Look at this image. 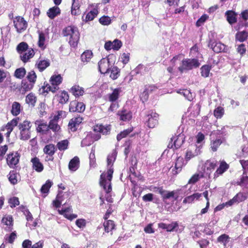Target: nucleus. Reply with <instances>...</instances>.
Masks as SVG:
<instances>
[{
  "label": "nucleus",
  "instance_id": "nucleus-1",
  "mask_svg": "<svg viewBox=\"0 0 248 248\" xmlns=\"http://www.w3.org/2000/svg\"><path fill=\"white\" fill-rule=\"evenodd\" d=\"M113 173V170L110 168L106 172H104L100 175V184L106 193V200L110 203L113 202V199L109 194L112 190L111 181Z\"/></svg>",
  "mask_w": 248,
  "mask_h": 248
},
{
  "label": "nucleus",
  "instance_id": "nucleus-2",
  "mask_svg": "<svg viewBox=\"0 0 248 248\" xmlns=\"http://www.w3.org/2000/svg\"><path fill=\"white\" fill-rule=\"evenodd\" d=\"M62 35L68 40L71 46L76 47L79 39V33L78 29L74 26H69L62 30Z\"/></svg>",
  "mask_w": 248,
  "mask_h": 248
},
{
  "label": "nucleus",
  "instance_id": "nucleus-3",
  "mask_svg": "<svg viewBox=\"0 0 248 248\" xmlns=\"http://www.w3.org/2000/svg\"><path fill=\"white\" fill-rule=\"evenodd\" d=\"M62 79L60 75H53L50 79V82L52 86L48 83L46 84L44 83V85L42 88V93H48L49 91L53 93H55L59 89L58 86L62 83Z\"/></svg>",
  "mask_w": 248,
  "mask_h": 248
},
{
  "label": "nucleus",
  "instance_id": "nucleus-4",
  "mask_svg": "<svg viewBox=\"0 0 248 248\" xmlns=\"http://www.w3.org/2000/svg\"><path fill=\"white\" fill-rule=\"evenodd\" d=\"M201 65L199 61L196 58L185 59L182 61L181 66L178 68L181 73L198 68Z\"/></svg>",
  "mask_w": 248,
  "mask_h": 248
},
{
  "label": "nucleus",
  "instance_id": "nucleus-5",
  "mask_svg": "<svg viewBox=\"0 0 248 248\" xmlns=\"http://www.w3.org/2000/svg\"><path fill=\"white\" fill-rule=\"evenodd\" d=\"M15 27L18 32L25 30L27 27V23L24 18L21 16H16L14 20Z\"/></svg>",
  "mask_w": 248,
  "mask_h": 248
},
{
  "label": "nucleus",
  "instance_id": "nucleus-6",
  "mask_svg": "<svg viewBox=\"0 0 248 248\" xmlns=\"http://www.w3.org/2000/svg\"><path fill=\"white\" fill-rule=\"evenodd\" d=\"M19 120L18 118L13 119L10 122H8L6 125L2 127L1 130L6 132L5 135L6 137L8 138L10 136V135L11 132L13 130L14 128L17 125Z\"/></svg>",
  "mask_w": 248,
  "mask_h": 248
},
{
  "label": "nucleus",
  "instance_id": "nucleus-7",
  "mask_svg": "<svg viewBox=\"0 0 248 248\" xmlns=\"http://www.w3.org/2000/svg\"><path fill=\"white\" fill-rule=\"evenodd\" d=\"M85 109V105L82 102H78L76 100L70 102L69 111L70 112H82Z\"/></svg>",
  "mask_w": 248,
  "mask_h": 248
},
{
  "label": "nucleus",
  "instance_id": "nucleus-8",
  "mask_svg": "<svg viewBox=\"0 0 248 248\" xmlns=\"http://www.w3.org/2000/svg\"><path fill=\"white\" fill-rule=\"evenodd\" d=\"M19 155L17 152L12 153L8 155L7 158L8 165L11 167H14L19 162Z\"/></svg>",
  "mask_w": 248,
  "mask_h": 248
},
{
  "label": "nucleus",
  "instance_id": "nucleus-9",
  "mask_svg": "<svg viewBox=\"0 0 248 248\" xmlns=\"http://www.w3.org/2000/svg\"><path fill=\"white\" fill-rule=\"evenodd\" d=\"M99 70L101 74H106L110 70L109 62L107 58L102 59L98 62Z\"/></svg>",
  "mask_w": 248,
  "mask_h": 248
},
{
  "label": "nucleus",
  "instance_id": "nucleus-10",
  "mask_svg": "<svg viewBox=\"0 0 248 248\" xmlns=\"http://www.w3.org/2000/svg\"><path fill=\"white\" fill-rule=\"evenodd\" d=\"M82 120L83 118L80 116L72 118L68 124L69 129L72 131H76L79 124L82 123Z\"/></svg>",
  "mask_w": 248,
  "mask_h": 248
},
{
  "label": "nucleus",
  "instance_id": "nucleus-11",
  "mask_svg": "<svg viewBox=\"0 0 248 248\" xmlns=\"http://www.w3.org/2000/svg\"><path fill=\"white\" fill-rule=\"evenodd\" d=\"M148 122L147 125L150 128L154 127L158 123V115L152 111L150 114L147 115Z\"/></svg>",
  "mask_w": 248,
  "mask_h": 248
},
{
  "label": "nucleus",
  "instance_id": "nucleus-12",
  "mask_svg": "<svg viewBox=\"0 0 248 248\" xmlns=\"http://www.w3.org/2000/svg\"><path fill=\"white\" fill-rule=\"evenodd\" d=\"M155 191H157L160 195H162L164 199H169L171 197H174V195L178 193L180 190L168 191L164 190L162 187H155Z\"/></svg>",
  "mask_w": 248,
  "mask_h": 248
},
{
  "label": "nucleus",
  "instance_id": "nucleus-13",
  "mask_svg": "<svg viewBox=\"0 0 248 248\" xmlns=\"http://www.w3.org/2000/svg\"><path fill=\"white\" fill-rule=\"evenodd\" d=\"M208 46L210 47L216 53H219L223 51L225 49L226 46L220 42H211L208 44Z\"/></svg>",
  "mask_w": 248,
  "mask_h": 248
},
{
  "label": "nucleus",
  "instance_id": "nucleus-14",
  "mask_svg": "<svg viewBox=\"0 0 248 248\" xmlns=\"http://www.w3.org/2000/svg\"><path fill=\"white\" fill-rule=\"evenodd\" d=\"M34 51L32 48H30L28 51L23 52L20 55L21 60L24 63L29 61L34 55Z\"/></svg>",
  "mask_w": 248,
  "mask_h": 248
},
{
  "label": "nucleus",
  "instance_id": "nucleus-15",
  "mask_svg": "<svg viewBox=\"0 0 248 248\" xmlns=\"http://www.w3.org/2000/svg\"><path fill=\"white\" fill-rule=\"evenodd\" d=\"M44 243L43 241H40L32 245L31 241L27 239L24 240L22 243L23 248H43Z\"/></svg>",
  "mask_w": 248,
  "mask_h": 248
},
{
  "label": "nucleus",
  "instance_id": "nucleus-16",
  "mask_svg": "<svg viewBox=\"0 0 248 248\" xmlns=\"http://www.w3.org/2000/svg\"><path fill=\"white\" fill-rule=\"evenodd\" d=\"M109 126H104L102 124H96L93 127L94 132L102 133L103 135H107L110 131Z\"/></svg>",
  "mask_w": 248,
  "mask_h": 248
},
{
  "label": "nucleus",
  "instance_id": "nucleus-17",
  "mask_svg": "<svg viewBox=\"0 0 248 248\" xmlns=\"http://www.w3.org/2000/svg\"><path fill=\"white\" fill-rule=\"evenodd\" d=\"M228 128L227 126H224L221 128V129H217V131H213L210 135L211 139H214L215 136H217V138H221L224 136L226 135V128Z\"/></svg>",
  "mask_w": 248,
  "mask_h": 248
},
{
  "label": "nucleus",
  "instance_id": "nucleus-18",
  "mask_svg": "<svg viewBox=\"0 0 248 248\" xmlns=\"http://www.w3.org/2000/svg\"><path fill=\"white\" fill-rule=\"evenodd\" d=\"M79 159L77 156H75L69 162L68 165L69 169L71 171H76L79 167Z\"/></svg>",
  "mask_w": 248,
  "mask_h": 248
},
{
  "label": "nucleus",
  "instance_id": "nucleus-19",
  "mask_svg": "<svg viewBox=\"0 0 248 248\" xmlns=\"http://www.w3.org/2000/svg\"><path fill=\"white\" fill-rule=\"evenodd\" d=\"M71 211V208L70 207L65 208L64 209H62L61 210H59V212L60 214L63 215L66 218L69 220H72L74 218L77 217V215L76 214H69V211Z\"/></svg>",
  "mask_w": 248,
  "mask_h": 248
},
{
  "label": "nucleus",
  "instance_id": "nucleus-20",
  "mask_svg": "<svg viewBox=\"0 0 248 248\" xmlns=\"http://www.w3.org/2000/svg\"><path fill=\"white\" fill-rule=\"evenodd\" d=\"M32 163V166L33 169L38 172H41L43 169L44 167L43 164L40 162L39 159L37 157H34L31 160Z\"/></svg>",
  "mask_w": 248,
  "mask_h": 248
},
{
  "label": "nucleus",
  "instance_id": "nucleus-21",
  "mask_svg": "<svg viewBox=\"0 0 248 248\" xmlns=\"http://www.w3.org/2000/svg\"><path fill=\"white\" fill-rule=\"evenodd\" d=\"M61 10L57 6H54L50 8L47 12V15L50 19H53L60 14Z\"/></svg>",
  "mask_w": 248,
  "mask_h": 248
},
{
  "label": "nucleus",
  "instance_id": "nucleus-22",
  "mask_svg": "<svg viewBox=\"0 0 248 248\" xmlns=\"http://www.w3.org/2000/svg\"><path fill=\"white\" fill-rule=\"evenodd\" d=\"M70 91L76 97L81 96L84 93V89L78 85L73 86L71 88Z\"/></svg>",
  "mask_w": 248,
  "mask_h": 248
},
{
  "label": "nucleus",
  "instance_id": "nucleus-23",
  "mask_svg": "<svg viewBox=\"0 0 248 248\" xmlns=\"http://www.w3.org/2000/svg\"><path fill=\"white\" fill-rule=\"evenodd\" d=\"M229 168L228 165L225 162L220 163L219 167L217 169L214 174V177H217L219 175L224 173Z\"/></svg>",
  "mask_w": 248,
  "mask_h": 248
},
{
  "label": "nucleus",
  "instance_id": "nucleus-24",
  "mask_svg": "<svg viewBox=\"0 0 248 248\" xmlns=\"http://www.w3.org/2000/svg\"><path fill=\"white\" fill-rule=\"evenodd\" d=\"M184 165L185 163L183 158L181 157H178L176 160L175 164V169L176 170L175 172H173V174H176L180 172Z\"/></svg>",
  "mask_w": 248,
  "mask_h": 248
},
{
  "label": "nucleus",
  "instance_id": "nucleus-25",
  "mask_svg": "<svg viewBox=\"0 0 248 248\" xmlns=\"http://www.w3.org/2000/svg\"><path fill=\"white\" fill-rule=\"evenodd\" d=\"M183 135H179L177 137H174L171 139L172 141H173V145L176 149L179 148L184 142Z\"/></svg>",
  "mask_w": 248,
  "mask_h": 248
},
{
  "label": "nucleus",
  "instance_id": "nucleus-26",
  "mask_svg": "<svg viewBox=\"0 0 248 248\" xmlns=\"http://www.w3.org/2000/svg\"><path fill=\"white\" fill-rule=\"evenodd\" d=\"M37 101V98L34 94L31 93L26 97V102L29 105L34 107Z\"/></svg>",
  "mask_w": 248,
  "mask_h": 248
},
{
  "label": "nucleus",
  "instance_id": "nucleus-27",
  "mask_svg": "<svg viewBox=\"0 0 248 248\" xmlns=\"http://www.w3.org/2000/svg\"><path fill=\"white\" fill-rule=\"evenodd\" d=\"M49 62L47 60H38L35 65L40 71H44L49 65Z\"/></svg>",
  "mask_w": 248,
  "mask_h": 248
},
{
  "label": "nucleus",
  "instance_id": "nucleus-28",
  "mask_svg": "<svg viewBox=\"0 0 248 248\" xmlns=\"http://www.w3.org/2000/svg\"><path fill=\"white\" fill-rule=\"evenodd\" d=\"M79 7L80 4L79 0H73L71 8L72 14L74 15H79L80 13Z\"/></svg>",
  "mask_w": 248,
  "mask_h": 248
},
{
  "label": "nucleus",
  "instance_id": "nucleus-29",
  "mask_svg": "<svg viewBox=\"0 0 248 248\" xmlns=\"http://www.w3.org/2000/svg\"><path fill=\"white\" fill-rule=\"evenodd\" d=\"M237 203H239L245 201L248 198V191L240 192L234 197Z\"/></svg>",
  "mask_w": 248,
  "mask_h": 248
},
{
  "label": "nucleus",
  "instance_id": "nucleus-30",
  "mask_svg": "<svg viewBox=\"0 0 248 248\" xmlns=\"http://www.w3.org/2000/svg\"><path fill=\"white\" fill-rule=\"evenodd\" d=\"M105 231L106 232H111L115 229V225L113 221L108 220L104 222L103 224Z\"/></svg>",
  "mask_w": 248,
  "mask_h": 248
},
{
  "label": "nucleus",
  "instance_id": "nucleus-31",
  "mask_svg": "<svg viewBox=\"0 0 248 248\" xmlns=\"http://www.w3.org/2000/svg\"><path fill=\"white\" fill-rule=\"evenodd\" d=\"M121 90L120 88L115 89L111 93L108 94V100L110 102H115L119 98Z\"/></svg>",
  "mask_w": 248,
  "mask_h": 248
},
{
  "label": "nucleus",
  "instance_id": "nucleus-32",
  "mask_svg": "<svg viewBox=\"0 0 248 248\" xmlns=\"http://www.w3.org/2000/svg\"><path fill=\"white\" fill-rule=\"evenodd\" d=\"M43 151L45 154L52 156L55 153V147L52 144H49L45 146Z\"/></svg>",
  "mask_w": 248,
  "mask_h": 248
},
{
  "label": "nucleus",
  "instance_id": "nucleus-33",
  "mask_svg": "<svg viewBox=\"0 0 248 248\" xmlns=\"http://www.w3.org/2000/svg\"><path fill=\"white\" fill-rule=\"evenodd\" d=\"M48 125L49 129H51L54 132H58L60 129V126L58 124L56 118L50 120Z\"/></svg>",
  "mask_w": 248,
  "mask_h": 248
},
{
  "label": "nucleus",
  "instance_id": "nucleus-34",
  "mask_svg": "<svg viewBox=\"0 0 248 248\" xmlns=\"http://www.w3.org/2000/svg\"><path fill=\"white\" fill-rule=\"evenodd\" d=\"M178 93L183 94L184 96L188 100L191 101L193 99V95L192 93L188 90H179L177 92Z\"/></svg>",
  "mask_w": 248,
  "mask_h": 248
},
{
  "label": "nucleus",
  "instance_id": "nucleus-35",
  "mask_svg": "<svg viewBox=\"0 0 248 248\" xmlns=\"http://www.w3.org/2000/svg\"><path fill=\"white\" fill-rule=\"evenodd\" d=\"M29 48L30 47H29V46L27 43L24 42L19 43L16 46V50L20 55L23 52L28 51Z\"/></svg>",
  "mask_w": 248,
  "mask_h": 248
},
{
  "label": "nucleus",
  "instance_id": "nucleus-36",
  "mask_svg": "<svg viewBox=\"0 0 248 248\" xmlns=\"http://www.w3.org/2000/svg\"><path fill=\"white\" fill-rule=\"evenodd\" d=\"M21 105L17 102H14L12 106L11 113L13 115L17 116L21 111Z\"/></svg>",
  "mask_w": 248,
  "mask_h": 248
},
{
  "label": "nucleus",
  "instance_id": "nucleus-37",
  "mask_svg": "<svg viewBox=\"0 0 248 248\" xmlns=\"http://www.w3.org/2000/svg\"><path fill=\"white\" fill-rule=\"evenodd\" d=\"M203 173L202 172L195 173L189 180L188 184H194L198 181L201 178H203Z\"/></svg>",
  "mask_w": 248,
  "mask_h": 248
},
{
  "label": "nucleus",
  "instance_id": "nucleus-38",
  "mask_svg": "<svg viewBox=\"0 0 248 248\" xmlns=\"http://www.w3.org/2000/svg\"><path fill=\"white\" fill-rule=\"evenodd\" d=\"M13 219L10 215H5L2 219V222L9 227L11 230L12 229Z\"/></svg>",
  "mask_w": 248,
  "mask_h": 248
},
{
  "label": "nucleus",
  "instance_id": "nucleus-39",
  "mask_svg": "<svg viewBox=\"0 0 248 248\" xmlns=\"http://www.w3.org/2000/svg\"><path fill=\"white\" fill-rule=\"evenodd\" d=\"M118 114L120 116V119L124 121L129 120L132 117L131 113L125 110H123L121 112H119Z\"/></svg>",
  "mask_w": 248,
  "mask_h": 248
},
{
  "label": "nucleus",
  "instance_id": "nucleus-40",
  "mask_svg": "<svg viewBox=\"0 0 248 248\" xmlns=\"http://www.w3.org/2000/svg\"><path fill=\"white\" fill-rule=\"evenodd\" d=\"M116 154H117L115 152H113L111 154H109L108 156L107 162H108V169L111 168L113 170V169L112 168V165L116 159Z\"/></svg>",
  "mask_w": 248,
  "mask_h": 248
},
{
  "label": "nucleus",
  "instance_id": "nucleus-41",
  "mask_svg": "<svg viewBox=\"0 0 248 248\" xmlns=\"http://www.w3.org/2000/svg\"><path fill=\"white\" fill-rule=\"evenodd\" d=\"M31 126V123L28 121H24L23 123L19 124L18 125L20 131L30 130Z\"/></svg>",
  "mask_w": 248,
  "mask_h": 248
},
{
  "label": "nucleus",
  "instance_id": "nucleus-42",
  "mask_svg": "<svg viewBox=\"0 0 248 248\" xmlns=\"http://www.w3.org/2000/svg\"><path fill=\"white\" fill-rule=\"evenodd\" d=\"M92 56V52L90 50H86L84 52L81 56V61L83 62H88L90 61Z\"/></svg>",
  "mask_w": 248,
  "mask_h": 248
},
{
  "label": "nucleus",
  "instance_id": "nucleus-43",
  "mask_svg": "<svg viewBox=\"0 0 248 248\" xmlns=\"http://www.w3.org/2000/svg\"><path fill=\"white\" fill-rule=\"evenodd\" d=\"M226 15H227V21L230 24H232L236 22L235 14L233 12L227 11L226 13Z\"/></svg>",
  "mask_w": 248,
  "mask_h": 248
},
{
  "label": "nucleus",
  "instance_id": "nucleus-44",
  "mask_svg": "<svg viewBox=\"0 0 248 248\" xmlns=\"http://www.w3.org/2000/svg\"><path fill=\"white\" fill-rule=\"evenodd\" d=\"M245 175L244 173L243 174L240 182L239 183V185L243 187L244 190L247 189V191H248V176Z\"/></svg>",
  "mask_w": 248,
  "mask_h": 248
},
{
  "label": "nucleus",
  "instance_id": "nucleus-45",
  "mask_svg": "<svg viewBox=\"0 0 248 248\" xmlns=\"http://www.w3.org/2000/svg\"><path fill=\"white\" fill-rule=\"evenodd\" d=\"M52 185V182L48 180L46 183L43 185L41 188V192L43 194H47L50 188Z\"/></svg>",
  "mask_w": 248,
  "mask_h": 248
},
{
  "label": "nucleus",
  "instance_id": "nucleus-46",
  "mask_svg": "<svg viewBox=\"0 0 248 248\" xmlns=\"http://www.w3.org/2000/svg\"><path fill=\"white\" fill-rule=\"evenodd\" d=\"M18 175V174L14 170L10 172L8 179L11 184L15 185L17 183Z\"/></svg>",
  "mask_w": 248,
  "mask_h": 248
},
{
  "label": "nucleus",
  "instance_id": "nucleus-47",
  "mask_svg": "<svg viewBox=\"0 0 248 248\" xmlns=\"http://www.w3.org/2000/svg\"><path fill=\"white\" fill-rule=\"evenodd\" d=\"M59 102L61 104L66 103L69 99V95L66 92H63L58 96Z\"/></svg>",
  "mask_w": 248,
  "mask_h": 248
},
{
  "label": "nucleus",
  "instance_id": "nucleus-48",
  "mask_svg": "<svg viewBox=\"0 0 248 248\" xmlns=\"http://www.w3.org/2000/svg\"><path fill=\"white\" fill-rule=\"evenodd\" d=\"M45 41L46 38L45 34L43 32H39V40L38 42V45L39 47L43 49L45 48Z\"/></svg>",
  "mask_w": 248,
  "mask_h": 248
},
{
  "label": "nucleus",
  "instance_id": "nucleus-49",
  "mask_svg": "<svg viewBox=\"0 0 248 248\" xmlns=\"http://www.w3.org/2000/svg\"><path fill=\"white\" fill-rule=\"evenodd\" d=\"M69 144L68 140H65L59 141L57 144V147L60 151L65 150L67 149Z\"/></svg>",
  "mask_w": 248,
  "mask_h": 248
},
{
  "label": "nucleus",
  "instance_id": "nucleus-50",
  "mask_svg": "<svg viewBox=\"0 0 248 248\" xmlns=\"http://www.w3.org/2000/svg\"><path fill=\"white\" fill-rule=\"evenodd\" d=\"M248 36V33L246 31H241L236 33V39L242 42L244 41Z\"/></svg>",
  "mask_w": 248,
  "mask_h": 248
},
{
  "label": "nucleus",
  "instance_id": "nucleus-51",
  "mask_svg": "<svg viewBox=\"0 0 248 248\" xmlns=\"http://www.w3.org/2000/svg\"><path fill=\"white\" fill-rule=\"evenodd\" d=\"M210 70L211 66L207 65L202 66L201 68L202 76L205 78L209 77Z\"/></svg>",
  "mask_w": 248,
  "mask_h": 248
},
{
  "label": "nucleus",
  "instance_id": "nucleus-52",
  "mask_svg": "<svg viewBox=\"0 0 248 248\" xmlns=\"http://www.w3.org/2000/svg\"><path fill=\"white\" fill-rule=\"evenodd\" d=\"M36 130L38 132L46 133L49 130L48 125L46 123H41L38 125Z\"/></svg>",
  "mask_w": 248,
  "mask_h": 248
},
{
  "label": "nucleus",
  "instance_id": "nucleus-53",
  "mask_svg": "<svg viewBox=\"0 0 248 248\" xmlns=\"http://www.w3.org/2000/svg\"><path fill=\"white\" fill-rule=\"evenodd\" d=\"M98 14L97 8H94L88 13L86 16V19L88 21L93 20Z\"/></svg>",
  "mask_w": 248,
  "mask_h": 248
},
{
  "label": "nucleus",
  "instance_id": "nucleus-54",
  "mask_svg": "<svg viewBox=\"0 0 248 248\" xmlns=\"http://www.w3.org/2000/svg\"><path fill=\"white\" fill-rule=\"evenodd\" d=\"M224 113V108L221 107H218L215 109L214 114L217 118H221Z\"/></svg>",
  "mask_w": 248,
  "mask_h": 248
},
{
  "label": "nucleus",
  "instance_id": "nucleus-55",
  "mask_svg": "<svg viewBox=\"0 0 248 248\" xmlns=\"http://www.w3.org/2000/svg\"><path fill=\"white\" fill-rule=\"evenodd\" d=\"M229 239L230 238L228 235L223 234L218 237L217 241L219 243L222 244L224 246H226L229 241Z\"/></svg>",
  "mask_w": 248,
  "mask_h": 248
},
{
  "label": "nucleus",
  "instance_id": "nucleus-56",
  "mask_svg": "<svg viewBox=\"0 0 248 248\" xmlns=\"http://www.w3.org/2000/svg\"><path fill=\"white\" fill-rule=\"evenodd\" d=\"M26 74V70L24 68L17 69L15 72V76L18 78L21 79Z\"/></svg>",
  "mask_w": 248,
  "mask_h": 248
},
{
  "label": "nucleus",
  "instance_id": "nucleus-57",
  "mask_svg": "<svg viewBox=\"0 0 248 248\" xmlns=\"http://www.w3.org/2000/svg\"><path fill=\"white\" fill-rule=\"evenodd\" d=\"M132 130H133V128H128L126 130H124L123 132H121L117 136V140L120 141L123 138L125 137L130 133H131L132 131Z\"/></svg>",
  "mask_w": 248,
  "mask_h": 248
},
{
  "label": "nucleus",
  "instance_id": "nucleus-58",
  "mask_svg": "<svg viewBox=\"0 0 248 248\" xmlns=\"http://www.w3.org/2000/svg\"><path fill=\"white\" fill-rule=\"evenodd\" d=\"M178 228V224L177 222H172L170 224H167V232H177Z\"/></svg>",
  "mask_w": 248,
  "mask_h": 248
},
{
  "label": "nucleus",
  "instance_id": "nucleus-59",
  "mask_svg": "<svg viewBox=\"0 0 248 248\" xmlns=\"http://www.w3.org/2000/svg\"><path fill=\"white\" fill-rule=\"evenodd\" d=\"M220 139L221 138H218V139L211 142V148L213 151H216L218 146L222 143V141Z\"/></svg>",
  "mask_w": 248,
  "mask_h": 248
},
{
  "label": "nucleus",
  "instance_id": "nucleus-60",
  "mask_svg": "<svg viewBox=\"0 0 248 248\" xmlns=\"http://www.w3.org/2000/svg\"><path fill=\"white\" fill-rule=\"evenodd\" d=\"M20 137L22 140H28L31 138V130L20 131Z\"/></svg>",
  "mask_w": 248,
  "mask_h": 248
},
{
  "label": "nucleus",
  "instance_id": "nucleus-61",
  "mask_svg": "<svg viewBox=\"0 0 248 248\" xmlns=\"http://www.w3.org/2000/svg\"><path fill=\"white\" fill-rule=\"evenodd\" d=\"M200 150L197 149L194 152H193L191 150H188L186 153V159L187 160L190 159L191 158L198 155L199 154Z\"/></svg>",
  "mask_w": 248,
  "mask_h": 248
},
{
  "label": "nucleus",
  "instance_id": "nucleus-62",
  "mask_svg": "<svg viewBox=\"0 0 248 248\" xmlns=\"http://www.w3.org/2000/svg\"><path fill=\"white\" fill-rule=\"evenodd\" d=\"M27 78L31 83L34 84L36 81L37 76L34 71H31L28 73Z\"/></svg>",
  "mask_w": 248,
  "mask_h": 248
},
{
  "label": "nucleus",
  "instance_id": "nucleus-63",
  "mask_svg": "<svg viewBox=\"0 0 248 248\" xmlns=\"http://www.w3.org/2000/svg\"><path fill=\"white\" fill-rule=\"evenodd\" d=\"M87 221L85 219L79 218L76 221V225L80 229H83L85 228Z\"/></svg>",
  "mask_w": 248,
  "mask_h": 248
},
{
  "label": "nucleus",
  "instance_id": "nucleus-64",
  "mask_svg": "<svg viewBox=\"0 0 248 248\" xmlns=\"http://www.w3.org/2000/svg\"><path fill=\"white\" fill-rule=\"evenodd\" d=\"M111 73L110 77L113 79H116L119 76V70L117 67H113L111 69H110Z\"/></svg>",
  "mask_w": 248,
  "mask_h": 248
}]
</instances>
